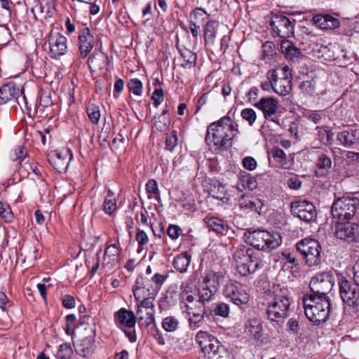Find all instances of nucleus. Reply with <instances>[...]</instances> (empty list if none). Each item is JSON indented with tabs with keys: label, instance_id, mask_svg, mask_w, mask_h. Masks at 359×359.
<instances>
[{
	"label": "nucleus",
	"instance_id": "39448f33",
	"mask_svg": "<svg viewBox=\"0 0 359 359\" xmlns=\"http://www.w3.org/2000/svg\"><path fill=\"white\" fill-rule=\"evenodd\" d=\"M83 328L79 339L74 344L76 353L81 357L86 358L91 355L95 349V323H81Z\"/></svg>",
	"mask_w": 359,
	"mask_h": 359
},
{
	"label": "nucleus",
	"instance_id": "6e6552de",
	"mask_svg": "<svg viewBox=\"0 0 359 359\" xmlns=\"http://www.w3.org/2000/svg\"><path fill=\"white\" fill-rule=\"evenodd\" d=\"M334 276L331 271H323L312 277L309 287L312 292L309 295L328 298L327 294L334 286Z\"/></svg>",
	"mask_w": 359,
	"mask_h": 359
},
{
	"label": "nucleus",
	"instance_id": "cd10ccee",
	"mask_svg": "<svg viewBox=\"0 0 359 359\" xmlns=\"http://www.w3.org/2000/svg\"><path fill=\"white\" fill-rule=\"evenodd\" d=\"M136 318L134 313L124 308L119 309L114 314L115 323L118 325L133 327L135 325Z\"/></svg>",
	"mask_w": 359,
	"mask_h": 359
},
{
	"label": "nucleus",
	"instance_id": "c756f323",
	"mask_svg": "<svg viewBox=\"0 0 359 359\" xmlns=\"http://www.w3.org/2000/svg\"><path fill=\"white\" fill-rule=\"evenodd\" d=\"M219 27L217 20H209L204 26V43L205 46H212L215 43Z\"/></svg>",
	"mask_w": 359,
	"mask_h": 359
},
{
	"label": "nucleus",
	"instance_id": "de8ad7c7",
	"mask_svg": "<svg viewBox=\"0 0 359 359\" xmlns=\"http://www.w3.org/2000/svg\"><path fill=\"white\" fill-rule=\"evenodd\" d=\"M86 113L93 123H97L99 122L100 112L98 106L89 103L86 107Z\"/></svg>",
	"mask_w": 359,
	"mask_h": 359
},
{
	"label": "nucleus",
	"instance_id": "2eb2a0df",
	"mask_svg": "<svg viewBox=\"0 0 359 359\" xmlns=\"http://www.w3.org/2000/svg\"><path fill=\"white\" fill-rule=\"evenodd\" d=\"M48 43L50 57L57 59L67 52V39L57 32H51L49 34Z\"/></svg>",
	"mask_w": 359,
	"mask_h": 359
},
{
	"label": "nucleus",
	"instance_id": "5fc2aeb1",
	"mask_svg": "<svg viewBox=\"0 0 359 359\" xmlns=\"http://www.w3.org/2000/svg\"><path fill=\"white\" fill-rule=\"evenodd\" d=\"M72 354L71 345L64 343L59 346L57 352V358L59 359H69Z\"/></svg>",
	"mask_w": 359,
	"mask_h": 359
},
{
	"label": "nucleus",
	"instance_id": "f3484780",
	"mask_svg": "<svg viewBox=\"0 0 359 359\" xmlns=\"http://www.w3.org/2000/svg\"><path fill=\"white\" fill-rule=\"evenodd\" d=\"M271 292L272 299L271 302L277 304L278 307L288 313L292 303L288 288L278 284L273 287Z\"/></svg>",
	"mask_w": 359,
	"mask_h": 359
},
{
	"label": "nucleus",
	"instance_id": "a18cd8bd",
	"mask_svg": "<svg viewBox=\"0 0 359 359\" xmlns=\"http://www.w3.org/2000/svg\"><path fill=\"white\" fill-rule=\"evenodd\" d=\"M205 316H208L206 311H203V313L194 311L189 318V326L191 329L196 330L200 327L203 322Z\"/></svg>",
	"mask_w": 359,
	"mask_h": 359
},
{
	"label": "nucleus",
	"instance_id": "20e7f679",
	"mask_svg": "<svg viewBox=\"0 0 359 359\" xmlns=\"http://www.w3.org/2000/svg\"><path fill=\"white\" fill-rule=\"evenodd\" d=\"M296 249L309 267L320 265L322 248L318 241L308 238H304L297 242Z\"/></svg>",
	"mask_w": 359,
	"mask_h": 359
},
{
	"label": "nucleus",
	"instance_id": "37998d69",
	"mask_svg": "<svg viewBox=\"0 0 359 359\" xmlns=\"http://www.w3.org/2000/svg\"><path fill=\"white\" fill-rule=\"evenodd\" d=\"M212 198L221 201L223 203H228L229 201V196L226 193L225 186L219 182L217 187H215V189H212Z\"/></svg>",
	"mask_w": 359,
	"mask_h": 359
},
{
	"label": "nucleus",
	"instance_id": "7c9ffc66",
	"mask_svg": "<svg viewBox=\"0 0 359 359\" xmlns=\"http://www.w3.org/2000/svg\"><path fill=\"white\" fill-rule=\"evenodd\" d=\"M331 166V158L324 154H320L316 163L315 175L317 177L326 176L329 173Z\"/></svg>",
	"mask_w": 359,
	"mask_h": 359
},
{
	"label": "nucleus",
	"instance_id": "4468645a",
	"mask_svg": "<svg viewBox=\"0 0 359 359\" xmlns=\"http://www.w3.org/2000/svg\"><path fill=\"white\" fill-rule=\"evenodd\" d=\"M72 157V152L69 149L55 150L48 154L47 159L58 172L62 173L67 171Z\"/></svg>",
	"mask_w": 359,
	"mask_h": 359
},
{
	"label": "nucleus",
	"instance_id": "f8f14e48",
	"mask_svg": "<svg viewBox=\"0 0 359 359\" xmlns=\"http://www.w3.org/2000/svg\"><path fill=\"white\" fill-rule=\"evenodd\" d=\"M292 214L306 222L314 221L317 217V212L313 204L306 200L293 201L290 204Z\"/></svg>",
	"mask_w": 359,
	"mask_h": 359
},
{
	"label": "nucleus",
	"instance_id": "0eeeda50",
	"mask_svg": "<svg viewBox=\"0 0 359 359\" xmlns=\"http://www.w3.org/2000/svg\"><path fill=\"white\" fill-rule=\"evenodd\" d=\"M224 276L220 273H208L198 289L199 302L204 304L210 302L216 294Z\"/></svg>",
	"mask_w": 359,
	"mask_h": 359
},
{
	"label": "nucleus",
	"instance_id": "4be33fe9",
	"mask_svg": "<svg viewBox=\"0 0 359 359\" xmlns=\"http://www.w3.org/2000/svg\"><path fill=\"white\" fill-rule=\"evenodd\" d=\"M245 260H243L236 266L238 273L242 276L254 273L260 266L261 259L255 252L245 258Z\"/></svg>",
	"mask_w": 359,
	"mask_h": 359
},
{
	"label": "nucleus",
	"instance_id": "c03bdc74",
	"mask_svg": "<svg viewBox=\"0 0 359 359\" xmlns=\"http://www.w3.org/2000/svg\"><path fill=\"white\" fill-rule=\"evenodd\" d=\"M154 311H147L146 312V316H143L142 309L138 306L137 311V318L139 320V323H142L145 326H149L155 322Z\"/></svg>",
	"mask_w": 359,
	"mask_h": 359
},
{
	"label": "nucleus",
	"instance_id": "412c9836",
	"mask_svg": "<svg viewBox=\"0 0 359 359\" xmlns=\"http://www.w3.org/2000/svg\"><path fill=\"white\" fill-rule=\"evenodd\" d=\"M196 341L200 346L205 357L214 349L218 348L221 343L208 332L199 331L196 335Z\"/></svg>",
	"mask_w": 359,
	"mask_h": 359
},
{
	"label": "nucleus",
	"instance_id": "8fccbe9b",
	"mask_svg": "<svg viewBox=\"0 0 359 359\" xmlns=\"http://www.w3.org/2000/svg\"><path fill=\"white\" fill-rule=\"evenodd\" d=\"M179 325V320L174 316L165 318L162 322L163 328L167 332L175 331Z\"/></svg>",
	"mask_w": 359,
	"mask_h": 359
},
{
	"label": "nucleus",
	"instance_id": "79ce46f5",
	"mask_svg": "<svg viewBox=\"0 0 359 359\" xmlns=\"http://www.w3.org/2000/svg\"><path fill=\"white\" fill-rule=\"evenodd\" d=\"M205 359H232L230 352L221 344L218 348H215L205 356Z\"/></svg>",
	"mask_w": 359,
	"mask_h": 359
},
{
	"label": "nucleus",
	"instance_id": "aec40b11",
	"mask_svg": "<svg viewBox=\"0 0 359 359\" xmlns=\"http://www.w3.org/2000/svg\"><path fill=\"white\" fill-rule=\"evenodd\" d=\"M337 140L346 148H359V127L344 130L338 133Z\"/></svg>",
	"mask_w": 359,
	"mask_h": 359
},
{
	"label": "nucleus",
	"instance_id": "052dcab7",
	"mask_svg": "<svg viewBox=\"0 0 359 359\" xmlns=\"http://www.w3.org/2000/svg\"><path fill=\"white\" fill-rule=\"evenodd\" d=\"M177 133L176 130H173L170 135H168L166 137V149L170 151H172L174 148L177 145Z\"/></svg>",
	"mask_w": 359,
	"mask_h": 359
},
{
	"label": "nucleus",
	"instance_id": "13d9d810",
	"mask_svg": "<svg viewBox=\"0 0 359 359\" xmlns=\"http://www.w3.org/2000/svg\"><path fill=\"white\" fill-rule=\"evenodd\" d=\"M242 187L248 188L249 190H255L257 187V182L255 177L250 176L249 174L242 176Z\"/></svg>",
	"mask_w": 359,
	"mask_h": 359
},
{
	"label": "nucleus",
	"instance_id": "603ef678",
	"mask_svg": "<svg viewBox=\"0 0 359 359\" xmlns=\"http://www.w3.org/2000/svg\"><path fill=\"white\" fill-rule=\"evenodd\" d=\"M168 276L167 274H161L156 273L151 278H149V281L153 284L154 290L156 294L160 290L161 286L163 285L165 280L168 278Z\"/></svg>",
	"mask_w": 359,
	"mask_h": 359
},
{
	"label": "nucleus",
	"instance_id": "a211bd4d",
	"mask_svg": "<svg viewBox=\"0 0 359 359\" xmlns=\"http://www.w3.org/2000/svg\"><path fill=\"white\" fill-rule=\"evenodd\" d=\"M133 295L137 301H140L142 298H144L147 295L156 296L153 284L147 278L142 275L137 277L135 285L133 287Z\"/></svg>",
	"mask_w": 359,
	"mask_h": 359
},
{
	"label": "nucleus",
	"instance_id": "7ed1b4c3",
	"mask_svg": "<svg viewBox=\"0 0 359 359\" xmlns=\"http://www.w3.org/2000/svg\"><path fill=\"white\" fill-rule=\"evenodd\" d=\"M243 238L246 243L259 250L276 249L282 243L279 233L259 229L245 232Z\"/></svg>",
	"mask_w": 359,
	"mask_h": 359
},
{
	"label": "nucleus",
	"instance_id": "ea45409f",
	"mask_svg": "<svg viewBox=\"0 0 359 359\" xmlns=\"http://www.w3.org/2000/svg\"><path fill=\"white\" fill-rule=\"evenodd\" d=\"M261 203V201L258 199L255 201L252 200V198L243 195L238 199V205L241 209L245 211H255L257 212V205Z\"/></svg>",
	"mask_w": 359,
	"mask_h": 359
},
{
	"label": "nucleus",
	"instance_id": "c85d7f7f",
	"mask_svg": "<svg viewBox=\"0 0 359 359\" xmlns=\"http://www.w3.org/2000/svg\"><path fill=\"white\" fill-rule=\"evenodd\" d=\"M204 222L209 231H212L217 234L226 235L228 232V225L219 217H211L205 218Z\"/></svg>",
	"mask_w": 359,
	"mask_h": 359
},
{
	"label": "nucleus",
	"instance_id": "680f3d73",
	"mask_svg": "<svg viewBox=\"0 0 359 359\" xmlns=\"http://www.w3.org/2000/svg\"><path fill=\"white\" fill-rule=\"evenodd\" d=\"M146 190L149 194H154L157 201L160 199V191L156 180H149L146 184Z\"/></svg>",
	"mask_w": 359,
	"mask_h": 359
},
{
	"label": "nucleus",
	"instance_id": "3c124183",
	"mask_svg": "<svg viewBox=\"0 0 359 359\" xmlns=\"http://www.w3.org/2000/svg\"><path fill=\"white\" fill-rule=\"evenodd\" d=\"M128 88L135 95L141 96L142 94V83L138 79H131L128 83Z\"/></svg>",
	"mask_w": 359,
	"mask_h": 359
},
{
	"label": "nucleus",
	"instance_id": "1a4fd4ad",
	"mask_svg": "<svg viewBox=\"0 0 359 359\" xmlns=\"http://www.w3.org/2000/svg\"><path fill=\"white\" fill-rule=\"evenodd\" d=\"M223 294L226 299L240 309H243L250 301L249 294L242 285L236 280H230L226 283Z\"/></svg>",
	"mask_w": 359,
	"mask_h": 359
},
{
	"label": "nucleus",
	"instance_id": "69168bd1",
	"mask_svg": "<svg viewBox=\"0 0 359 359\" xmlns=\"http://www.w3.org/2000/svg\"><path fill=\"white\" fill-rule=\"evenodd\" d=\"M195 280L194 276H190L185 282L182 283L181 285V293H192L195 285H194V282Z\"/></svg>",
	"mask_w": 359,
	"mask_h": 359
},
{
	"label": "nucleus",
	"instance_id": "2f4dec72",
	"mask_svg": "<svg viewBox=\"0 0 359 359\" xmlns=\"http://www.w3.org/2000/svg\"><path fill=\"white\" fill-rule=\"evenodd\" d=\"M267 78L273 81L292 79V75L289 67L287 65H283L276 69H270L267 73Z\"/></svg>",
	"mask_w": 359,
	"mask_h": 359
},
{
	"label": "nucleus",
	"instance_id": "4d7b16f0",
	"mask_svg": "<svg viewBox=\"0 0 359 359\" xmlns=\"http://www.w3.org/2000/svg\"><path fill=\"white\" fill-rule=\"evenodd\" d=\"M53 104L50 95L48 93H43L39 100V105L37 110L44 112L45 109L51 107Z\"/></svg>",
	"mask_w": 359,
	"mask_h": 359
},
{
	"label": "nucleus",
	"instance_id": "49530a36",
	"mask_svg": "<svg viewBox=\"0 0 359 359\" xmlns=\"http://www.w3.org/2000/svg\"><path fill=\"white\" fill-rule=\"evenodd\" d=\"M276 46L272 41H266L262 46V58L263 60H271L276 55Z\"/></svg>",
	"mask_w": 359,
	"mask_h": 359
},
{
	"label": "nucleus",
	"instance_id": "c9c22d12",
	"mask_svg": "<svg viewBox=\"0 0 359 359\" xmlns=\"http://www.w3.org/2000/svg\"><path fill=\"white\" fill-rule=\"evenodd\" d=\"M292 79H283L273 81V91L281 96L288 95L292 90Z\"/></svg>",
	"mask_w": 359,
	"mask_h": 359
},
{
	"label": "nucleus",
	"instance_id": "58836bf2",
	"mask_svg": "<svg viewBox=\"0 0 359 359\" xmlns=\"http://www.w3.org/2000/svg\"><path fill=\"white\" fill-rule=\"evenodd\" d=\"M180 53L184 60V63L182 65L184 68L190 69L195 67L197 60L195 53L187 48L180 50Z\"/></svg>",
	"mask_w": 359,
	"mask_h": 359
},
{
	"label": "nucleus",
	"instance_id": "5701e85b",
	"mask_svg": "<svg viewBox=\"0 0 359 359\" xmlns=\"http://www.w3.org/2000/svg\"><path fill=\"white\" fill-rule=\"evenodd\" d=\"M121 251L122 248L118 242L107 245L104 253L103 266L111 269L117 265L120 260Z\"/></svg>",
	"mask_w": 359,
	"mask_h": 359
},
{
	"label": "nucleus",
	"instance_id": "9d476101",
	"mask_svg": "<svg viewBox=\"0 0 359 359\" xmlns=\"http://www.w3.org/2000/svg\"><path fill=\"white\" fill-rule=\"evenodd\" d=\"M339 294L342 302L353 307L359 306V290L355 283L348 280L345 277L341 276L338 279Z\"/></svg>",
	"mask_w": 359,
	"mask_h": 359
},
{
	"label": "nucleus",
	"instance_id": "72a5a7b5",
	"mask_svg": "<svg viewBox=\"0 0 359 359\" xmlns=\"http://www.w3.org/2000/svg\"><path fill=\"white\" fill-rule=\"evenodd\" d=\"M191 258V256L187 252L177 255L172 262L174 268L180 273L185 272L190 264Z\"/></svg>",
	"mask_w": 359,
	"mask_h": 359
},
{
	"label": "nucleus",
	"instance_id": "6e6d98bb",
	"mask_svg": "<svg viewBox=\"0 0 359 359\" xmlns=\"http://www.w3.org/2000/svg\"><path fill=\"white\" fill-rule=\"evenodd\" d=\"M241 116L245 121H248V124L252 126L256 119L257 114L254 109L246 108L241 111Z\"/></svg>",
	"mask_w": 359,
	"mask_h": 359
},
{
	"label": "nucleus",
	"instance_id": "f704fd0d",
	"mask_svg": "<svg viewBox=\"0 0 359 359\" xmlns=\"http://www.w3.org/2000/svg\"><path fill=\"white\" fill-rule=\"evenodd\" d=\"M253 252L254 251L251 248L245 245H238L235 247L232 256L236 266L243 260L245 261V259L252 255Z\"/></svg>",
	"mask_w": 359,
	"mask_h": 359
},
{
	"label": "nucleus",
	"instance_id": "774afa93",
	"mask_svg": "<svg viewBox=\"0 0 359 359\" xmlns=\"http://www.w3.org/2000/svg\"><path fill=\"white\" fill-rule=\"evenodd\" d=\"M259 93V90L257 87L253 86L249 89L246 93L245 96L248 98V102L253 105L257 100Z\"/></svg>",
	"mask_w": 359,
	"mask_h": 359
},
{
	"label": "nucleus",
	"instance_id": "e433bc0d",
	"mask_svg": "<svg viewBox=\"0 0 359 359\" xmlns=\"http://www.w3.org/2000/svg\"><path fill=\"white\" fill-rule=\"evenodd\" d=\"M280 49L282 53L285 54V57L290 60L294 57H298L301 55L300 50L294 46L291 41L287 39H283L281 41Z\"/></svg>",
	"mask_w": 359,
	"mask_h": 359
},
{
	"label": "nucleus",
	"instance_id": "bb28decb",
	"mask_svg": "<svg viewBox=\"0 0 359 359\" xmlns=\"http://www.w3.org/2000/svg\"><path fill=\"white\" fill-rule=\"evenodd\" d=\"M20 87L15 83L11 82L3 85L0 88V104H4L13 101L15 97L20 93Z\"/></svg>",
	"mask_w": 359,
	"mask_h": 359
},
{
	"label": "nucleus",
	"instance_id": "09e8293b",
	"mask_svg": "<svg viewBox=\"0 0 359 359\" xmlns=\"http://www.w3.org/2000/svg\"><path fill=\"white\" fill-rule=\"evenodd\" d=\"M27 152L24 151L23 147L21 146L18 147L13 153L11 154V159L13 161H19L20 168H22V163L25 161V165H27L28 160H26Z\"/></svg>",
	"mask_w": 359,
	"mask_h": 359
},
{
	"label": "nucleus",
	"instance_id": "f03ea898",
	"mask_svg": "<svg viewBox=\"0 0 359 359\" xmlns=\"http://www.w3.org/2000/svg\"><path fill=\"white\" fill-rule=\"evenodd\" d=\"M303 305L307 318L316 325L325 323L330 316L329 298L306 294L303 299Z\"/></svg>",
	"mask_w": 359,
	"mask_h": 359
},
{
	"label": "nucleus",
	"instance_id": "ddd939ff",
	"mask_svg": "<svg viewBox=\"0 0 359 359\" xmlns=\"http://www.w3.org/2000/svg\"><path fill=\"white\" fill-rule=\"evenodd\" d=\"M335 236L348 243H359V224L353 222H338L334 226Z\"/></svg>",
	"mask_w": 359,
	"mask_h": 359
},
{
	"label": "nucleus",
	"instance_id": "864d4df0",
	"mask_svg": "<svg viewBox=\"0 0 359 359\" xmlns=\"http://www.w3.org/2000/svg\"><path fill=\"white\" fill-rule=\"evenodd\" d=\"M0 216L6 222H11L13 219V214L9 205L1 201H0Z\"/></svg>",
	"mask_w": 359,
	"mask_h": 359
},
{
	"label": "nucleus",
	"instance_id": "a19ab883",
	"mask_svg": "<svg viewBox=\"0 0 359 359\" xmlns=\"http://www.w3.org/2000/svg\"><path fill=\"white\" fill-rule=\"evenodd\" d=\"M117 208L116 201L114 194L111 190L107 191V195L104 199L103 204V210L107 215H111Z\"/></svg>",
	"mask_w": 359,
	"mask_h": 359
},
{
	"label": "nucleus",
	"instance_id": "393cba45",
	"mask_svg": "<svg viewBox=\"0 0 359 359\" xmlns=\"http://www.w3.org/2000/svg\"><path fill=\"white\" fill-rule=\"evenodd\" d=\"M266 314L270 322L275 323L278 325H281L289 316L287 312L271 301L268 302Z\"/></svg>",
	"mask_w": 359,
	"mask_h": 359
},
{
	"label": "nucleus",
	"instance_id": "dca6fc26",
	"mask_svg": "<svg viewBox=\"0 0 359 359\" xmlns=\"http://www.w3.org/2000/svg\"><path fill=\"white\" fill-rule=\"evenodd\" d=\"M253 106L260 110L265 119L275 121L272 118L279 109V101L273 97H263L253 103Z\"/></svg>",
	"mask_w": 359,
	"mask_h": 359
},
{
	"label": "nucleus",
	"instance_id": "bf43d9fd",
	"mask_svg": "<svg viewBox=\"0 0 359 359\" xmlns=\"http://www.w3.org/2000/svg\"><path fill=\"white\" fill-rule=\"evenodd\" d=\"M214 312L216 316L227 318L230 312L229 305L224 302L218 303L214 309Z\"/></svg>",
	"mask_w": 359,
	"mask_h": 359
},
{
	"label": "nucleus",
	"instance_id": "338daca9",
	"mask_svg": "<svg viewBox=\"0 0 359 359\" xmlns=\"http://www.w3.org/2000/svg\"><path fill=\"white\" fill-rule=\"evenodd\" d=\"M76 321V316L74 314H69L66 316V324L65 330L67 334L72 336L74 330L72 326Z\"/></svg>",
	"mask_w": 359,
	"mask_h": 359
},
{
	"label": "nucleus",
	"instance_id": "9b49d317",
	"mask_svg": "<svg viewBox=\"0 0 359 359\" xmlns=\"http://www.w3.org/2000/svg\"><path fill=\"white\" fill-rule=\"evenodd\" d=\"M295 20L282 14H274L271 17L270 25L275 34L286 39L294 34Z\"/></svg>",
	"mask_w": 359,
	"mask_h": 359
},
{
	"label": "nucleus",
	"instance_id": "473e14b6",
	"mask_svg": "<svg viewBox=\"0 0 359 359\" xmlns=\"http://www.w3.org/2000/svg\"><path fill=\"white\" fill-rule=\"evenodd\" d=\"M246 332H249L256 339H259L262 337V320L257 318H250L245 327Z\"/></svg>",
	"mask_w": 359,
	"mask_h": 359
},
{
	"label": "nucleus",
	"instance_id": "6ab92c4d",
	"mask_svg": "<svg viewBox=\"0 0 359 359\" xmlns=\"http://www.w3.org/2000/svg\"><path fill=\"white\" fill-rule=\"evenodd\" d=\"M95 43V38L88 27L79 29L78 36V48L80 57L86 58L92 50Z\"/></svg>",
	"mask_w": 359,
	"mask_h": 359
},
{
	"label": "nucleus",
	"instance_id": "a878e982",
	"mask_svg": "<svg viewBox=\"0 0 359 359\" xmlns=\"http://www.w3.org/2000/svg\"><path fill=\"white\" fill-rule=\"evenodd\" d=\"M313 24L321 29H331L338 27L340 25L339 20L329 14H318L313 17Z\"/></svg>",
	"mask_w": 359,
	"mask_h": 359
},
{
	"label": "nucleus",
	"instance_id": "0e129e2a",
	"mask_svg": "<svg viewBox=\"0 0 359 359\" xmlns=\"http://www.w3.org/2000/svg\"><path fill=\"white\" fill-rule=\"evenodd\" d=\"M156 296L152 295H147L144 298H142L140 301V304L139 305L140 308H144L147 311H154V300Z\"/></svg>",
	"mask_w": 359,
	"mask_h": 359
},
{
	"label": "nucleus",
	"instance_id": "e2e57ef3",
	"mask_svg": "<svg viewBox=\"0 0 359 359\" xmlns=\"http://www.w3.org/2000/svg\"><path fill=\"white\" fill-rule=\"evenodd\" d=\"M304 117L306 118L310 121L317 124L319 123L322 120V116L319 111L313 110H306L303 113Z\"/></svg>",
	"mask_w": 359,
	"mask_h": 359
},
{
	"label": "nucleus",
	"instance_id": "b1692460",
	"mask_svg": "<svg viewBox=\"0 0 359 359\" xmlns=\"http://www.w3.org/2000/svg\"><path fill=\"white\" fill-rule=\"evenodd\" d=\"M108 62L107 55L99 49H95L88 60V65L91 72L104 69Z\"/></svg>",
	"mask_w": 359,
	"mask_h": 359
},
{
	"label": "nucleus",
	"instance_id": "f257e3e1",
	"mask_svg": "<svg viewBox=\"0 0 359 359\" xmlns=\"http://www.w3.org/2000/svg\"><path fill=\"white\" fill-rule=\"evenodd\" d=\"M238 133V125L226 116L208 127L205 142L215 151H225L231 147L232 140Z\"/></svg>",
	"mask_w": 359,
	"mask_h": 359
},
{
	"label": "nucleus",
	"instance_id": "423d86ee",
	"mask_svg": "<svg viewBox=\"0 0 359 359\" xmlns=\"http://www.w3.org/2000/svg\"><path fill=\"white\" fill-rule=\"evenodd\" d=\"M359 206V199L355 197H341L334 201L331 212L339 220H350L354 217Z\"/></svg>",
	"mask_w": 359,
	"mask_h": 359
},
{
	"label": "nucleus",
	"instance_id": "4c0bfd02",
	"mask_svg": "<svg viewBox=\"0 0 359 359\" xmlns=\"http://www.w3.org/2000/svg\"><path fill=\"white\" fill-rule=\"evenodd\" d=\"M301 93L306 98L313 97L317 95L316 81L314 79L304 81L299 86Z\"/></svg>",
	"mask_w": 359,
	"mask_h": 359
}]
</instances>
